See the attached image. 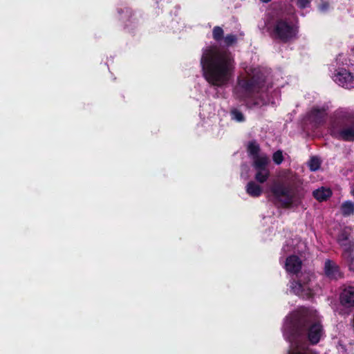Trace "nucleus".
<instances>
[{
    "mask_svg": "<svg viewBox=\"0 0 354 354\" xmlns=\"http://www.w3.org/2000/svg\"><path fill=\"white\" fill-rule=\"evenodd\" d=\"M285 332L290 348L287 354H319L309 347L317 344L324 334L320 322L315 320L306 308L292 312L286 319Z\"/></svg>",
    "mask_w": 354,
    "mask_h": 354,
    "instance_id": "obj_1",
    "label": "nucleus"
},
{
    "mask_svg": "<svg viewBox=\"0 0 354 354\" xmlns=\"http://www.w3.org/2000/svg\"><path fill=\"white\" fill-rule=\"evenodd\" d=\"M203 75L212 86L222 87L233 76L235 62L230 52L210 46L204 50L201 59Z\"/></svg>",
    "mask_w": 354,
    "mask_h": 354,
    "instance_id": "obj_2",
    "label": "nucleus"
},
{
    "mask_svg": "<svg viewBox=\"0 0 354 354\" xmlns=\"http://www.w3.org/2000/svg\"><path fill=\"white\" fill-rule=\"evenodd\" d=\"M269 190L271 201L277 208L290 209L297 206L305 196L301 180L290 171H285L279 178L274 180Z\"/></svg>",
    "mask_w": 354,
    "mask_h": 354,
    "instance_id": "obj_3",
    "label": "nucleus"
},
{
    "mask_svg": "<svg viewBox=\"0 0 354 354\" xmlns=\"http://www.w3.org/2000/svg\"><path fill=\"white\" fill-rule=\"evenodd\" d=\"M328 131L335 139L354 142V111L345 108L336 110L331 118Z\"/></svg>",
    "mask_w": 354,
    "mask_h": 354,
    "instance_id": "obj_4",
    "label": "nucleus"
},
{
    "mask_svg": "<svg viewBox=\"0 0 354 354\" xmlns=\"http://www.w3.org/2000/svg\"><path fill=\"white\" fill-rule=\"evenodd\" d=\"M266 84V77L260 71L240 75L233 88V94L241 101L253 100L259 95Z\"/></svg>",
    "mask_w": 354,
    "mask_h": 354,
    "instance_id": "obj_5",
    "label": "nucleus"
},
{
    "mask_svg": "<svg viewBox=\"0 0 354 354\" xmlns=\"http://www.w3.org/2000/svg\"><path fill=\"white\" fill-rule=\"evenodd\" d=\"M270 38L279 44H292L299 38V27L286 17H277L266 27Z\"/></svg>",
    "mask_w": 354,
    "mask_h": 354,
    "instance_id": "obj_6",
    "label": "nucleus"
},
{
    "mask_svg": "<svg viewBox=\"0 0 354 354\" xmlns=\"http://www.w3.org/2000/svg\"><path fill=\"white\" fill-rule=\"evenodd\" d=\"M310 275L309 273H301L297 280L291 282V290L297 296L310 299L313 297L314 292L310 287Z\"/></svg>",
    "mask_w": 354,
    "mask_h": 354,
    "instance_id": "obj_7",
    "label": "nucleus"
},
{
    "mask_svg": "<svg viewBox=\"0 0 354 354\" xmlns=\"http://www.w3.org/2000/svg\"><path fill=\"white\" fill-rule=\"evenodd\" d=\"M337 242L343 250L344 254L351 255L354 251V239L351 229L348 227L342 228L337 236Z\"/></svg>",
    "mask_w": 354,
    "mask_h": 354,
    "instance_id": "obj_8",
    "label": "nucleus"
},
{
    "mask_svg": "<svg viewBox=\"0 0 354 354\" xmlns=\"http://www.w3.org/2000/svg\"><path fill=\"white\" fill-rule=\"evenodd\" d=\"M334 81L339 86L351 88L354 87V77L351 72L345 68H339L335 73Z\"/></svg>",
    "mask_w": 354,
    "mask_h": 354,
    "instance_id": "obj_9",
    "label": "nucleus"
},
{
    "mask_svg": "<svg viewBox=\"0 0 354 354\" xmlns=\"http://www.w3.org/2000/svg\"><path fill=\"white\" fill-rule=\"evenodd\" d=\"M340 304L346 307L351 308L354 306V287H345L339 295Z\"/></svg>",
    "mask_w": 354,
    "mask_h": 354,
    "instance_id": "obj_10",
    "label": "nucleus"
},
{
    "mask_svg": "<svg viewBox=\"0 0 354 354\" xmlns=\"http://www.w3.org/2000/svg\"><path fill=\"white\" fill-rule=\"evenodd\" d=\"M302 262L296 255H290L287 257L285 268L288 272L298 274L301 271Z\"/></svg>",
    "mask_w": 354,
    "mask_h": 354,
    "instance_id": "obj_11",
    "label": "nucleus"
},
{
    "mask_svg": "<svg viewBox=\"0 0 354 354\" xmlns=\"http://www.w3.org/2000/svg\"><path fill=\"white\" fill-rule=\"evenodd\" d=\"M324 272L326 277L330 279L336 280L342 277L339 266L330 259L325 261Z\"/></svg>",
    "mask_w": 354,
    "mask_h": 354,
    "instance_id": "obj_12",
    "label": "nucleus"
},
{
    "mask_svg": "<svg viewBox=\"0 0 354 354\" xmlns=\"http://www.w3.org/2000/svg\"><path fill=\"white\" fill-rule=\"evenodd\" d=\"M327 116L325 108H313L310 112V118L315 124L320 125L324 123Z\"/></svg>",
    "mask_w": 354,
    "mask_h": 354,
    "instance_id": "obj_13",
    "label": "nucleus"
},
{
    "mask_svg": "<svg viewBox=\"0 0 354 354\" xmlns=\"http://www.w3.org/2000/svg\"><path fill=\"white\" fill-rule=\"evenodd\" d=\"M333 194L330 188L319 187L313 192V197L319 202L327 201Z\"/></svg>",
    "mask_w": 354,
    "mask_h": 354,
    "instance_id": "obj_14",
    "label": "nucleus"
},
{
    "mask_svg": "<svg viewBox=\"0 0 354 354\" xmlns=\"http://www.w3.org/2000/svg\"><path fill=\"white\" fill-rule=\"evenodd\" d=\"M246 192L252 197H259L263 193L262 187L254 181H250L246 185Z\"/></svg>",
    "mask_w": 354,
    "mask_h": 354,
    "instance_id": "obj_15",
    "label": "nucleus"
},
{
    "mask_svg": "<svg viewBox=\"0 0 354 354\" xmlns=\"http://www.w3.org/2000/svg\"><path fill=\"white\" fill-rule=\"evenodd\" d=\"M269 161V158L267 156H259L253 158V167L255 170L268 169Z\"/></svg>",
    "mask_w": 354,
    "mask_h": 354,
    "instance_id": "obj_16",
    "label": "nucleus"
},
{
    "mask_svg": "<svg viewBox=\"0 0 354 354\" xmlns=\"http://www.w3.org/2000/svg\"><path fill=\"white\" fill-rule=\"evenodd\" d=\"M256 171L254 179L259 183L263 184L266 183L270 176V172L268 169H262Z\"/></svg>",
    "mask_w": 354,
    "mask_h": 354,
    "instance_id": "obj_17",
    "label": "nucleus"
},
{
    "mask_svg": "<svg viewBox=\"0 0 354 354\" xmlns=\"http://www.w3.org/2000/svg\"><path fill=\"white\" fill-rule=\"evenodd\" d=\"M340 209L344 216H349L354 214V203L351 201H346L341 205Z\"/></svg>",
    "mask_w": 354,
    "mask_h": 354,
    "instance_id": "obj_18",
    "label": "nucleus"
},
{
    "mask_svg": "<svg viewBox=\"0 0 354 354\" xmlns=\"http://www.w3.org/2000/svg\"><path fill=\"white\" fill-rule=\"evenodd\" d=\"M247 151L249 155L254 158L259 156L260 146L255 140L250 141L248 145Z\"/></svg>",
    "mask_w": 354,
    "mask_h": 354,
    "instance_id": "obj_19",
    "label": "nucleus"
},
{
    "mask_svg": "<svg viewBox=\"0 0 354 354\" xmlns=\"http://www.w3.org/2000/svg\"><path fill=\"white\" fill-rule=\"evenodd\" d=\"M212 37L218 43L221 41L224 37V31L220 26H214L212 30Z\"/></svg>",
    "mask_w": 354,
    "mask_h": 354,
    "instance_id": "obj_20",
    "label": "nucleus"
},
{
    "mask_svg": "<svg viewBox=\"0 0 354 354\" xmlns=\"http://www.w3.org/2000/svg\"><path fill=\"white\" fill-rule=\"evenodd\" d=\"M224 45L227 47L232 46L237 41V37L235 35L228 34L223 39Z\"/></svg>",
    "mask_w": 354,
    "mask_h": 354,
    "instance_id": "obj_21",
    "label": "nucleus"
},
{
    "mask_svg": "<svg viewBox=\"0 0 354 354\" xmlns=\"http://www.w3.org/2000/svg\"><path fill=\"white\" fill-rule=\"evenodd\" d=\"M232 118L235 120L239 122H242L245 121V116L242 113L241 111L236 109H234L230 112Z\"/></svg>",
    "mask_w": 354,
    "mask_h": 354,
    "instance_id": "obj_22",
    "label": "nucleus"
},
{
    "mask_svg": "<svg viewBox=\"0 0 354 354\" xmlns=\"http://www.w3.org/2000/svg\"><path fill=\"white\" fill-rule=\"evenodd\" d=\"M308 165L311 171H315L320 167L321 162L318 158L312 157L310 159Z\"/></svg>",
    "mask_w": 354,
    "mask_h": 354,
    "instance_id": "obj_23",
    "label": "nucleus"
},
{
    "mask_svg": "<svg viewBox=\"0 0 354 354\" xmlns=\"http://www.w3.org/2000/svg\"><path fill=\"white\" fill-rule=\"evenodd\" d=\"M272 160L276 165H280L283 161V156L282 151L278 150L273 153Z\"/></svg>",
    "mask_w": 354,
    "mask_h": 354,
    "instance_id": "obj_24",
    "label": "nucleus"
},
{
    "mask_svg": "<svg viewBox=\"0 0 354 354\" xmlns=\"http://www.w3.org/2000/svg\"><path fill=\"white\" fill-rule=\"evenodd\" d=\"M311 0H297V6L300 9H305L310 6Z\"/></svg>",
    "mask_w": 354,
    "mask_h": 354,
    "instance_id": "obj_25",
    "label": "nucleus"
},
{
    "mask_svg": "<svg viewBox=\"0 0 354 354\" xmlns=\"http://www.w3.org/2000/svg\"><path fill=\"white\" fill-rule=\"evenodd\" d=\"M329 7L330 4L328 1L322 0L321 3L318 6V9L322 12H325L329 9Z\"/></svg>",
    "mask_w": 354,
    "mask_h": 354,
    "instance_id": "obj_26",
    "label": "nucleus"
},
{
    "mask_svg": "<svg viewBox=\"0 0 354 354\" xmlns=\"http://www.w3.org/2000/svg\"><path fill=\"white\" fill-rule=\"evenodd\" d=\"M272 0H260V1L263 2V3H269Z\"/></svg>",
    "mask_w": 354,
    "mask_h": 354,
    "instance_id": "obj_27",
    "label": "nucleus"
},
{
    "mask_svg": "<svg viewBox=\"0 0 354 354\" xmlns=\"http://www.w3.org/2000/svg\"><path fill=\"white\" fill-rule=\"evenodd\" d=\"M351 193H352V195L354 196V189L352 190Z\"/></svg>",
    "mask_w": 354,
    "mask_h": 354,
    "instance_id": "obj_28",
    "label": "nucleus"
},
{
    "mask_svg": "<svg viewBox=\"0 0 354 354\" xmlns=\"http://www.w3.org/2000/svg\"><path fill=\"white\" fill-rule=\"evenodd\" d=\"M253 104H254V105H257V104H258V103H257V102H254L253 103Z\"/></svg>",
    "mask_w": 354,
    "mask_h": 354,
    "instance_id": "obj_29",
    "label": "nucleus"
}]
</instances>
